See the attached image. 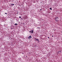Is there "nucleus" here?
Here are the masks:
<instances>
[{
	"mask_svg": "<svg viewBox=\"0 0 62 62\" xmlns=\"http://www.w3.org/2000/svg\"><path fill=\"white\" fill-rule=\"evenodd\" d=\"M31 38H32V36H29L28 38V39H31Z\"/></svg>",
	"mask_w": 62,
	"mask_h": 62,
	"instance_id": "obj_1",
	"label": "nucleus"
},
{
	"mask_svg": "<svg viewBox=\"0 0 62 62\" xmlns=\"http://www.w3.org/2000/svg\"><path fill=\"white\" fill-rule=\"evenodd\" d=\"M55 19L56 20V21H57L58 19V17H56L55 18Z\"/></svg>",
	"mask_w": 62,
	"mask_h": 62,
	"instance_id": "obj_2",
	"label": "nucleus"
},
{
	"mask_svg": "<svg viewBox=\"0 0 62 62\" xmlns=\"http://www.w3.org/2000/svg\"><path fill=\"white\" fill-rule=\"evenodd\" d=\"M14 4H10V6L11 7H13V6H14Z\"/></svg>",
	"mask_w": 62,
	"mask_h": 62,
	"instance_id": "obj_3",
	"label": "nucleus"
},
{
	"mask_svg": "<svg viewBox=\"0 0 62 62\" xmlns=\"http://www.w3.org/2000/svg\"><path fill=\"white\" fill-rule=\"evenodd\" d=\"M36 40H37L38 42H39V40L38 39H37Z\"/></svg>",
	"mask_w": 62,
	"mask_h": 62,
	"instance_id": "obj_4",
	"label": "nucleus"
},
{
	"mask_svg": "<svg viewBox=\"0 0 62 62\" xmlns=\"http://www.w3.org/2000/svg\"><path fill=\"white\" fill-rule=\"evenodd\" d=\"M31 31H31V33H33V32L34 31V30H31Z\"/></svg>",
	"mask_w": 62,
	"mask_h": 62,
	"instance_id": "obj_5",
	"label": "nucleus"
},
{
	"mask_svg": "<svg viewBox=\"0 0 62 62\" xmlns=\"http://www.w3.org/2000/svg\"><path fill=\"white\" fill-rule=\"evenodd\" d=\"M15 25H18V24L16 23L15 24Z\"/></svg>",
	"mask_w": 62,
	"mask_h": 62,
	"instance_id": "obj_6",
	"label": "nucleus"
},
{
	"mask_svg": "<svg viewBox=\"0 0 62 62\" xmlns=\"http://www.w3.org/2000/svg\"><path fill=\"white\" fill-rule=\"evenodd\" d=\"M37 29H40V27H37Z\"/></svg>",
	"mask_w": 62,
	"mask_h": 62,
	"instance_id": "obj_7",
	"label": "nucleus"
},
{
	"mask_svg": "<svg viewBox=\"0 0 62 62\" xmlns=\"http://www.w3.org/2000/svg\"><path fill=\"white\" fill-rule=\"evenodd\" d=\"M34 39H35V40H37V38H34Z\"/></svg>",
	"mask_w": 62,
	"mask_h": 62,
	"instance_id": "obj_8",
	"label": "nucleus"
},
{
	"mask_svg": "<svg viewBox=\"0 0 62 62\" xmlns=\"http://www.w3.org/2000/svg\"><path fill=\"white\" fill-rule=\"evenodd\" d=\"M50 10H52V8H50Z\"/></svg>",
	"mask_w": 62,
	"mask_h": 62,
	"instance_id": "obj_9",
	"label": "nucleus"
},
{
	"mask_svg": "<svg viewBox=\"0 0 62 62\" xmlns=\"http://www.w3.org/2000/svg\"><path fill=\"white\" fill-rule=\"evenodd\" d=\"M21 16H19V18H21Z\"/></svg>",
	"mask_w": 62,
	"mask_h": 62,
	"instance_id": "obj_10",
	"label": "nucleus"
},
{
	"mask_svg": "<svg viewBox=\"0 0 62 62\" xmlns=\"http://www.w3.org/2000/svg\"><path fill=\"white\" fill-rule=\"evenodd\" d=\"M5 14H7V13H5Z\"/></svg>",
	"mask_w": 62,
	"mask_h": 62,
	"instance_id": "obj_11",
	"label": "nucleus"
},
{
	"mask_svg": "<svg viewBox=\"0 0 62 62\" xmlns=\"http://www.w3.org/2000/svg\"><path fill=\"white\" fill-rule=\"evenodd\" d=\"M30 33H31V31H30Z\"/></svg>",
	"mask_w": 62,
	"mask_h": 62,
	"instance_id": "obj_12",
	"label": "nucleus"
},
{
	"mask_svg": "<svg viewBox=\"0 0 62 62\" xmlns=\"http://www.w3.org/2000/svg\"><path fill=\"white\" fill-rule=\"evenodd\" d=\"M48 39H50V38H49V37H48Z\"/></svg>",
	"mask_w": 62,
	"mask_h": 62,
	"instance_id": "obj_13",
	"label": "nucleus"
},
{
	"mask_svg": "<svg viewBox=\"0 0 62 62\" xmlns=\"http://www.w3.org/2000/svg\"><path fill=\"white\" fill-rule=\"evenodd\" d=\"M52 37H54V36H53V35H52Z\"/></svg>",
	"mask_w": 62,
	"mask_h": 62,
	"instance_id": "obj_14",
	"label": "nucleus"
}]
</instances>
